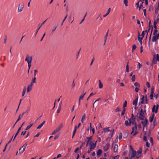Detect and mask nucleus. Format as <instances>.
<instances>
[{"label":"nucleus","instance_id":"53","mask_svg":"<svg viewBox=\"0 0 159 159\" xmlns=\"http://www.w3.org/2000/svg\"><path fill=\"white\" fill-rule=\"evenodd\" d=\"M143 11L144 13V16L146 17V9H144L143 10Z\"/></svg>","mask_w":159,"mask_h":159},{"label":"nucleus","instance_id":"54","mask_svg":"<svg viewBox=\"0 0 159 159\" xmlns=\"http://www.w3.org/2000/svg\"><path fill=\"white\" fill-rule=\"evenodd\" d=\"M103 87V84L102 83L99 84V88L100 89H102Z\"/></svg>","mask_w":159,"mask_h":159},{"label":"nucleus","instance_id":"25","mask_svg":"<svg viewBox=\"0 0 159 159\" xmlns=\"http://www.w3.org/2000/svg\"><path fill=\"white\" fill-rule=\"evenodd\" d=\"M102 150L100 149H98V152H97V156H99L102 153Z\"/></svg>","mask_w":159,"mask_h":159},{"label":"nucleus","instance_id":"47","mask_svg":"<svg viewBox=\"0 0 159 159\" xmlns=\"http://www.w3.org/2000/svg\"><path fill=\"white\" fill-rule=\"evenodd\" d=\"M153 90H154V88H152L151 89V95H153Z\"/></svg>","mask_w":159,"mask_h":159},{"label":"nucleus","instance_id":"11","mask_svg":"<svg viewBox=\"0 0 159 159\" xmlns=\"http://www.w3.org/2000/svg\"><path fill=\"white\" fill-rule=\"evenodd\" d=\"M151 26L152 29H151V32L150 35V37L149 38V41H148V45H149V46L150 45V41H151V40L152 34V31H153V26H152V25H151Z\"/></svg>","mask_w":159,"mask_h":159},{"label":"nucleus","instance_id":"9","mask_svg":"<svg viewBox=\"0 0 159 159\" xmlns=\"http://www.w3.org/2000/svg\"><path fill=\"white\" fill-rule=\"evenodd\" d=\"M110 147V144L109 143H108V144H107L103 147L104 151H107L109 149Z\"/></svg>","mask_w":159,"mask_h":159},{"label":"nucleus","instance_id":"23","mask_svg":"<svg viewBox=\"0 0 159 159\" xmlns=\"http://www.w3.org/2000/svg\"><path fill=\"white\" fill-rule=\"evenodd\" d=\"M85 116H86V115H85V114H84L83 115V116H82V119H81V122L82 123H83L84 120H85Z\"/></svg>","mask_w":159,"mask_h":159},{"label":"nucleus","instance_id":"8","mask_svg":"<svg viewBox=\"0 0 159 159\" xmlns=\"http://www.w3.org/2000/svg\"><path fill=\"white\" fill-rule=\"evenodd\" d=\"M129 122L131 125V124L132 125H134L135 123H136L135 121V118H130L129 120Z\"/></svg>","mask_w":159,"mask_h":159},{"label":"nucleus","instance_id":"32","mask_svg":"<svg viewBox=\"0 0 159 159\" xmlns=\"http://www.w3.org/2000/svg\"><path fill=\"white\" fill-rule=\"evenodd\" d=\"M127 104V101L125 100L123 103V108L125 107H126Z\"/></svg>","mask_w":159,"mask_h":159},{"label":"nucleus","instance_id":"27","mask_svg":"<svg viewBox=\"0 0 159 159\" xmlns=\"http://www.w3.org/2000/svg\"><path fill=\"white\" fill-rule=\"evenodd\" d=\"M33 125V124H32L31 125H28L25 129V130L26 131L29 129L30 128H31V127Z\"/></svg>","mask_w":159,"mask_h":159},{"label":"nucleus","instance_id":"63","mask_svg":"<svg viewBox=\"0 0 159 159\" xmlns=\"http://www.w3.org/2000/svg\"><path fill=\"white\" fill-rule=\"evenodd\" d=\"M59 137V135L57 134L55 136L54 139H55L56 140Z\"/></svg>","mask_w":159,"mask_h":159},{"label":"nucleus","instance_id":"4","mask_svg":"<svg viewBox=\"0 0 159 159\" xmlns=\"http://www.w3.org/2000/svg\"><path fill=\"white\" fill-rule=\"evenodd\" d=\"M24 7V4L22 3H20L19 4L18 8L17 11L18 13H20L22 11Z\"/></svg>","mask_w":159,"mask_h":159},{"label":"nucleus","instance_id":"51","mask_svg":"<svg viewBox=\"0 0 159 159\" xmlns=\"http://www.w3.org/2000/svg\"><path fill=\"white\" fill-rule=\"evenodd\" d=\"M101 98H98V99H97L94 102V103H93V107H94V104H95V102L97 101H99V100H100Z\"/></svg>","mask_w":159,"mask_h":159},{"label":"nucleus","instance_id":"43","mask_svg":"<svg viewBox=\"0 0 159 159\" xmlns=\"http://www.w3.org/2000/svg\"><path fill=\"white\" fill-rule=\"evenodd\" d=\"M156 108V105H154L153 106V108H152V112H155V108Z\"/></svg>","mask_w":159,"mask_h":159},{"label":"nucleus","instance_id":"38","mask_svg":"<svg viewBox=\"0 0 159 159\" xmlns=\"http://www.w3.org/2000/svg\"><path fill=\"white\" fill-rule=\"evenodd\" d=\"M159 106V105L158 104L157 105V106L156 107L155 113H157V112Z\"/></svg>","mask_w":159,"mask_h":159},{"label":"nucleus","instance_id":"62","mask_svg":"<svg viewBox=\"0 0 159 159\" xmlns=\"http://www.w3.org/2000/svg\"><path fill=\"white\" fill-rule=\"evenodd\" d=\"M139 90V89L138 87H136L135 89V91L136 92H138Z\"/></svg>","mask_w":159,"mask_h":159},{"label":"nucleus","instance_id":"17","mask_svg":"<svg viewBox=\"0 0 159 159\" xmlns=\"http://www.w3.org/2000/svg\"><path fill=\"white\" fill-rule=\"evenodd\" d=\"M143 38L140 37V35H138V39L141 45L142 44V40Z\"/></svg>","mask_w":159,"mask_h":159},{"label":"nucleus","instance_id":"1","mask_svg":"<svg viewBox=\"0 0 159 159\" xmlns=\"http://www.w3.org/2000/svg\"><path fill=\"white\" fill-rule=\"evenodd\" d=\"M63 123H61L60 125L54 130L52 133V135L56 134L57 133L59 132L63 127Z\"/></svg>","mask_w":159,"mask_h":159},{"label":"nucleus","instance_id":"39","mask_svg":"<svg viewBox=\"0 0 159 159\" xmlns=\"http://www.w3.org/2000/svg\"><path fill=\"white\" fill-rule=\"evenodd\" d=\"M96 93H91L90 94V95H89V97L88 98H87V100L88 101V100L89 98H90V97L91 96L94 95Z\"/></svg>","mask_w":159,"mask_h":159},{"label":"nucleus","instance_id":"19","mask_svg":"<svg viewBox=\"0 0 159 159\" xmlns=\"http://www.w3.org/2000/svg\"><path fill=\"white\" fill-rule=\"evenodd\" d=\"M139 115L143 117H144V112L143 111V110L142 108L141 109L140 111Z\"/></svg>","mask_w":159,"mask_h":159},{"label":"nucleus","instance_id":"2","mask_svg":"<svg viewBox=\"0 0 159 159\" xmlns=\"http://www.w3.org/2000/svg\"><path fill=\"white\" fill-rule=\"evenodd\" d=\"M136 152L133 150V151H131V152H130L129 155V157L130 159H132L134 157H136Z\"/></svg>","mask_w":159,"mask_h":159},{"label":"nucleus","instance_id":"10","mask_svg":"<svg viewBox=\"0 0 159 159\" xmlns=\"http://www.w3.org/2000/svg\"><path fill=\"white\" fill-rule=\"evenodd\" d=\"M148 123V120L147 118L145 119L144 122L142 121L141 123L143 125V129L145 126H146Z\"/></svg>","mask_w":159,"mask_h":159},{"label":"nucleus","instance_id":"29","mask_svg":"<svg viewBox=\"0 0 159 159\" xmlns=\"http://www.w3.org/2000/svg\"><path fill=\"white\" fill-rule=\"evenodd\" d=\"M32 88L31 87L28 86L27 89V92H29L30 91H31L32 90Z\"/></svg>","mask_w":159,"mask_h":159},{"label":"nucleus","instance_id":"37","mask_svg":"<svg viewBox=\"0 0 159 159\" xmlns=\"http://www.w3.org/2000/svg\"><path fill=\"white\" fill-rule=\"evenodd\" d=\"M120 111V109L119 107H117L115 110V111L116 112H117L119 111Z\"/></svg>","mask_w":159,"mask_h":159},{"label":"nucleus","instance_id":"18","mask_svg":"<svg viewBox=\"0 0 159 159\" xmlns=\"http://www.w3.org/2000/svg\"><path fill=\"white\" fill-rule=\"evenodd\" d=\"M109 31V30H108L107 32V33L106 35H105V37H104V43L103 44V45H105V43H106V40H107V37L108 36V31Z\"/></svg>","mask_w":159,"mask_h":159},{"label":"nucleus","instance_id":"55","mask_svg":"<svg viewBox=\"0 0 159 159\" xmlns=\"http://www.w3.org/2000/svg\"><path fill=\"white\" fill-rule=\"evenodd\" d=\"M119 157V155H117L113 157V159H118Z\"/></svg>","mask_w":159,"mask_h":159},{"label":"nucleus","instance_id":"7","mask_svg":"<svg viewBox=\"0 0 159 159\" xmlns=\"http://www.w3.org/2000/svg\"><path fill=\"white\" fill-rule=\"evenodd\" d=\"M97 141H96L95 143H92V141H91L90 143V145L91 149H93L96 146V143Z\"/></svg>","mask_w":159,"mask_h":159},{"label":"nucleus","instance_id":"33","mask_svg":"<svg viewBox=\"0 0 159 159\" xmlns=\"http://www.w3.org/2000/svg\"><path fill=\"white\" fill-rule=\"evenodd\" d=\"M25 92H26V89L25 88H24L23 89V92H22V96H23L24 95L25 93Z\"/></svg>","mask_w":159,"mask_h":159},{"label":"nucleus","instance_id":"60","mask_svg":"<svg viewBox=\"0 0 159 159\" xmlns=\"http://www.w3.org/2000/svg\"><path fill=\"white\" fill-rule=\"evenodd\" d=\"M26 131L25 130V131H23L21 133V135H24L25 134H26Z\"/></svg>","mask_w":159,"mask_h":159},{"label":"nucleus","instance_id":"58","mask_svg":"<svg viewBox=\"0 0 159 159\" xmlns=\"http://www.w3.org/2000/svg\"><path fill=\"white\" fill-rule=\"evenodd\" d=\"M92 136H90L89 137H87V139H88V141H90L92 139Z\"/></svg>","mask_w":159,"mask_h":159},{"label":"nucleus","instance_id":"31","mask_svg":"<svg viewBox=\"0 0 159 159\" xmlns=\"http://www.w3.org/2000/svg\"><path fill=\"white\" fill-rule=\"evenodd\" d=\"M134 85L136 87H139L140 86V84L138 82H135L134 83Z\"/></svg>","mask_w":159,"mask_h":159},{"label":"nucleus","instance_id":"26","mask_svg":"<svg viewBox=\"0 0 159 159\" xmlns=\"http://www.w3.org/2000/svg\"><path fill=\"white\" fill-rule=\"evenodd\" d=\"M76 127H75V128H74V131L73 132V135L72 136V138H73L76 132Z\"/></svg>","mask_w":159,"mask_h":159},{"label":"nucleus","instance_id":"46","mask_svg":"<svg viewBox=\"0 0 159 159\" xmlns=\"http://www.w3.org/2000/svg\"><path fill=\"white\" fill-rule=\"evenodd\" d=\"M75 86V84L74 82V80L73 81L72 84L71 85V87L72 88H73Z\"/></svg>","mask_w":159,"mask_h":159},{"label":"nucleus","instance_id":"48","mask_svg":"<svg viewBox=\"0 0 159 159\" xmlns=\"http://www.w3.org/2000/svg\"><path fill=\"white\" fill-rule=\"evenodd\" d=\"M145 31H143L142 32V33L141 34V36H142V37L141 38H143L144 36L145 35Z\"/></svg>","mask_w":159,"mask_h":159},{"label":"nucleus","instance_id":"40","mask_svg":"<svg viewBox=\"0 0 159 159\" xmlns=\"http://www.w3.org/2000/svg\"><path fill=\"white\" fill-rule=\"evenodd\" d=\"M157 30L155 29L154 30V31L153 32V35H155L157 34Z\"/></svg>","mask_w":159,"mask_h":159},{"label":"nucleus","instance_id":"57","mask_svg":"<svg viewBox=\"0 0 159 159\" xmlns=\"http://www.w3.org/2000/svg\"><path fill=\"white\" fill-rule=\"evenodd\" d=\"M153 124L154 126H156L157 124V122L155 120L153 121Z\"/></svg>","mask_w":159,"mask_h":159},{"label":"nucleus","instance_id":"15","mask_svg":"<svg viewBox=\"0 0 159 159\" xmlns=\"http://www.w3.org/2000/svg\"><path fill=\"white\" fill-rule=\"evenodd\" d=\"M45 121H44L42 123H41V124L39 125L37 127V129H40L44 125V124H45Z\"/></svg>","mask_w":159,"mask_h":159},{"label":"nucleus","instance_id":"49","mask_svg":"<svg viewBox=\"0 0 159 159\" xmlns=\"http://www.w3.org/2000/svg\"><path fill=\"white\" fill-rule=\"evenodd\" d=\"M146 145L147 148H149L150 147V143L148 142H147L146 143Z\"/></svg>","mask_w":159,"mask_h":159},{"label":"nucleus","instance_id":"13","mask_svg":"<svg viewBox=\"0 0 159 159\" xmlns=\"http://www.w3.org/2000/svg\"><path fill=\"white\" fill-rule=\"evenodd\" d=\"M86 93V92H85L84 94H82L81 95V96L80 97L79 99V104H80V100L81 99L82 100L83 99L84 96L85 95Z\"/></svg>","mask_w":159,"mask_h":159},{"label":"nucleus","instance_id":"20","mask_svg":"<svg viewBox=\"0 0 159 159\" xmlns=\"http://www.w3.org/2000/svg\"><path fill=\"white\" fill-rule=\"evenodd\" d=\"M118 150V145L117 144H115L114 148V152H116Z\"/></svg>","mask_w":159,"mask_h":159},{"label":"nucleus","instance_id":"56","mask_svg":"<svg viewBox=\"0 0 159 159\" xmlns=\"http://www.w3.org/2000/svg\"><path fill=\"white\" fill-rule=\"evenodd\" d=\"M143 140L144 141L147 142V137L145 136L143 137Z\"/></svg>","mask_w":159,"mask_h":159},{"label":"nucleus","instance_id":"44","mask_svg":"<svg viewBox=\"0 0 159 159\" xmlns=\"http://www.w3.org/2000/svg\"><path fill=\"white\" fill-rule=\"evenodd\" d=\"M136 46L135 45H134L132 47V51L133 52L134 50H135L136 49Z\"/></svg>","mask_w":159,"mask_h":159},{"label":"nucleus","instance_id":"6","mask_svg":"<svg viewBox=\"0 0 159 159\" xmlns=\"http://www.w3.org/2000/svg\"><path fill=\"white\" fill-rule=\"evenodd\" d=\"M32 60V57L29 56L28 55H27L26 56L25 61L27 62L28 63H31Z\"/></svg>","mask_w":159,"mask_h":159},{"label":"nucleus","instance_id":"16","mask_svg":"<svg viewBox=\"0 0 159 159\" xmlns=\"http://www.w3.org/2000/svg\"><path fill=\"white\" fill-rule=\"evenodd\" d=\"M158 39H159V38H157V37L156 35H154L152 37V41L153 42H155Z\"/></svg>","mask_w":159,"mask_h":159},{"label":"nucleus","instance_id":"28","mask_svg":"<svg viewBox=\"0 0 159 159\" xmlns=\"http://www.w3.org/2000/svg\"><path fill=\"white\" fill-rule=\"evenodd\" d=\"M47 19L45 20L41 24H39L38 26H39V28H38V30H39V29L41 27V26L45 23V22L46 21Z\"/></svg>","mask_w":159,"mask_h":159},{"label":"nucleus","instance_id":"34","mask_svg":"<svg viewBox=\"0 0 159 159\" xmlns=\"http://www.w3.org/2000/svg\"><path fill=\"white\" fill-rule=\"evenodd\" d=\"M21 126H20V127L19 129H18V130H17L16 134L17 135H18V134L19 133V132H20V130H21Z\"/></svg>","mask_w":159,"mask_h":159},{"label":"nucleus","instance_id":"61","mask_svg":"<svg viewBox=\"0 0 159 159\" xmlns=\"http://www.w3.org/2000/svg\"><path fill=\"white\" fill-rule=\"evenodd\" d=\"M139 119L140 120H144L143 117L142 116H139Z\"/></svg>","mask_w":159,"mask_h":159},{"label":"nucleus","instance_id":"50","mask_svg":"<svg viewBox=\"0 0 159 159\" xmlns=\"http://www.w3.org/2000/svg\"><path fill=\"white\" fill-rule=\"evenodd\" d=\"M80 149V148L79 147L77 148L74 151V152L75 153H76L77 152V151Z\"/></svg>","mask_w":159,"mask_h":159},{"label":"nucleus","instance_id":"22","mask_svg":"<svg viewBox=\"0 0 159 159\" xmlns=\"http://www.w3.org/2000/svg\"><path fill=\"white\" fill-rule=\"evenodd\" d=\"M61 103H62V102L61 101V103H60V104L59 105V107H58V109L57 110V112L58 113H59L60 112V110H61Z\"/></svg>","mask_w":159,"mask_h":159},{"label":"nucleus","instance_id":"14","mask_svg":"<svg viewBox=\"0 0 159 159\" xmlns=\"http://www.w3.org/2000/svg\"><path fill=\"white\" fill-rule=\"evenodd\" d=\"M154 113L152 114V116H150L149 118V121L150 122H152L154 119Z\"/></svg>","mask_w":159,"mask_h":159},{"label":"nucleus","instance_id":"12","mask_svg":"<svg viewBox=\"0 0 159 159\" xmlns=\"http://www.w3.org/2000/svg\"><path fill=\"white\" fill-rule=\"evenodd\" d=\"M25 112H23L22 114H20L19 115L18 119H17V120L16 122V123L17 122H18L19 120H20L21 118H22L23 117L24 115L25 114Z\"/></svg>","mask_w":159,"mask_h":159},{"label":"nucleus","instance_id":"30","mask_svg":"<svg viewBox=\"0 0 159 159\" xmlns=\"http://www.w3.org/2000/svg\"><path fill=\"white\" fill-rule=\"evenodd\" d=\"M125 125L126 126H130L131 125L130 123H129V122H128V120H126L125 121Z\"/></svg>","mask_w":159,"mask_h":159},{"label":"nucleus","instance_id":"24","mask_svg":"<svg viewBox=\"0 0 159 159\" xmlns=\"http://www.w3.org/2000/svg\"><path fill=\"white\" fill-rule=\"evenodd\" d=\"M111 11V8H109L108 10L107 13L106 14L104 15L103 16L104 17H106L108 14H109Z\"/></svg>","mask_w":159,"mask_h":159},{"label":"nucleus","instance_id":"36","mask_svg":"<svg viewBox=\"0 0 159 159\" xmlns=\"http://www.w3.org/2000/svg\"><path fill=\"white\" fill-rule=\"evenodd\" d=\"M36 78L34 76V78H33V79L32 80L31 82H32V83H33L34 84L36 82Z\"/></svg>","mask_w":159,"mask_h":159},{"label":"nucleus","instance_id":"41","mask_svg":"<svg viewBox=\"0 0 159 159\" xmlns=\"http://www.w3.org/2000/svg\"><path fill=\"white\" fill-rule=\"evenodd\" d=\"M135 80V75H133L132 77V80L133 82H134Z\"/></svg>","mask_w":159,"mask_h":159},{"label":"nucleus","instance_id":"5","mask_svg":"<svg viewBox=\"0 0 159 159\" xmlns=\"http://www.w3.org/2000/svg\"><path fill=\"white\" fill-rule=\"evenodd\" d=\"M142 152V150L141 147H140L139 150L136 152L137 154L136 155V157L137 158H138L141 156Z\"/></svg>","mask_w":159,"mask_h":159},{"label":"nucleus","instance_id":"21","mask_svg":"<svg viewBox=\"0 0 159 159\" xmlns=\"http://www.w3.org/2000/svg\"><path fill=\"white\" fill-rule=\"evenodd\" d=\"M138 98H137L135 100H134L133 101V105H135V107L137 106V101H138Z\"/></svg>","mask_w":159,"mask_h":159},{"label":"nucleus","instance_id":"64","mask_svg":"<svg viewBox=\"0 0 159 159\" xmlns=\"http://www.w3.org/2000/svg\"><path fill=\"white\" fill-rule=\"evenodd\" d=\"M156 58L158 61H159V55L158 54H157Z\"/></svg>","mask_w":159,"mask_h":159},{"label":"nucleus","instance_id":"35","mask_svg":"<svg viewBox=\"0 0 159 159\" xmlns=\"http://www.w3.org/2000/svg\"><path fill=\"white\" fill-rule=\"evenodd\" d=\"M124 3L126 6H128V0H124Z\"/></svg>","mask_w":159,"mask_h":159},{"label":"nucleus","instance_id":"42","mask_svg":"<svg viewBox=\"0 0 159 159\" xmlns=\"http://www.w3.org/2000/svg\"><path fill=\"white\" fill-rule=\"evenodd\" d=\"M129 71V65H126V71L127 72H128Z\"/></svg>","mask_w":159,"mask_h":159},{"label":"nucleus","instance_id":"45","mask_svg":"<svg viewBox=\"0 0 159 159\" xmlns=\"http://www.w3.org/2000/svg\"><path fill=\"white\" fill-rule=\"evenodd\" d=\"M122 134L121 133H120L119 134V139H121L122 138Z\"/></svg>","mask_w":159,"mask_h":159},{"label":"nucleus","instance_id":"3","mask_svg":"<svg viewBox=\"0 0 159 159\" xmlns=\"http://www.w3.org/2000/svg\"><path fill=\"white\" fill-rule=\"evenodd\" d=\"M27 146V143H25L21 147L19 150V153L20 154H21L25 151V149Z\"/></svg>","mask_w":159,"mask_h":159},{"label":"nucleus","instance_id":"59","mask_svg":"<svg viewBox=\"0 0 159 159\" xmlns=\"http://www.w3.org/2000/svg\"><path fill=\"white\" fill-rule=\"evenodd\" d=\"M146 85L148 88H149L150 87V84L149 82H148L146 83Z\"/></svg>","mask_w":159,"mask_h":159},{"label":"nucleus","instance_id":"52","mask_svg":"<svg viewBox=\"0 0 159 159\" xmlns=\"http://www.w3.org/2000/svg\"><path fill=\"white\" fill-rule=\"evenodd\" d=\"M38 72V71L36 70H34V76L35 77L36 74Z\"/></svg>","mask_w":159,"mask_h":159}]
</instances>
